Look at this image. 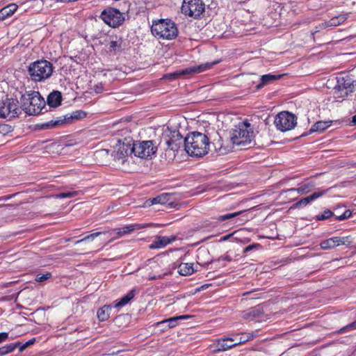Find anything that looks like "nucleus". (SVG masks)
Returning <instances> with one entry per match:
<instances>
[{"label": "nucleus", "instance_id": "obj_1", "mask_svg": "<svg viewBox=\"0 0 356 356\" xmlns=\"http://www.w3.org/2000/svg\"><path fill=\"white\" fill-rule=\"evenodd\" d=\"M184 141L185 150L191 156L202 157L208 153L209 139L204 134L193 132Z\"/></svg>", "mask_w": 356, "mask_h": 356}, {"label": "nucleus", "instance_id": "obj_2", "mask_svg": "<svg viewBox=\"0 0 356 356\" xmlns=\"http://www.w3.org/2000/svg\"><path fill=\"white\" fill-rule=\"evenodd\" d=\"M254 138V127L248 120L235 125L230 131V140L233 145L245 147L252 143Z\"/></svg>", "mask_w": 356, "mask_h": 356}, {"label": "nucleus", "instance_id": "obj_3", "mask_svg": "<svg viewBox=\"0 0 356 356\" xmlns=\"http://www.w3.org/2000/svg\"><path fill=\"white\" fill-rule=\"evenodd\" d=\"M21 102L22 109L29 115L40 113L45 105L44 99L37 91H32L22 95Z\"/></svg>", "mask_w": 356, "mask_h": 356}, {"label": "nucleus", "instance_id": "obj_4", "mask_svg": "<svg viewBox=\"0 0 356 356\" xmlns=\"http://www.w3.org/2000/svg\"><path fill=\"white\" fill-rule=\"evenodd\" d=\"M151 31L154 35L163 40L175 39L178 34L176 24L170 19H159L153 22Z\"/></svg>", "mask_w": 356, "mask_h": 356}, {"label": "nucleus", "instance_id": "obj_5", "mask_svg": "<svg viewBox=\"0 0 356 356\" xmlns=\"http://www.w3.org/2000/svg\"><path fill=\"white\" fill-rule=\"evenodd\" d=\"M52 64L46 60H37L29 67V74L34 81H43L49 79L53 73Z\"/></svg>", "mask_w": 356, "mask_h": 356}, {"label": "nucleus", "instance_id": "obj_6", "mask_svg": "<svg viewBox=\"0 0 356 356\" xmlns=\"http://www.w3.org/2000/svg\"><path fill=\"white\" fill-rule=\"evenodd\" d=\"M156 150L157 147L153 140L137 141L131 146V152L134 156L141 159L151 157Z\"/></svg>", "mask_w": 356, "mask_h": 356}, {"label": "nucleus", "instance_id": "obj_7", "mask_svg": "<svg viewBox=\"0 0 356 356\" xmlns=\"http://www.w3.org/2000/svg\"><path fill=\"white\" fill-rule=\"evenodd\" d=\"M274 124L276 128L281 131H287L293 129L297 124V118L288 111L279 113L275 118Z\"/></svg>", "mask_w": 356, "mask_h": 356}, {"label": "nucleus", "instance_id": "obj_8", "mask_svg": "<svg viewBox=\"0 0 356 356\" xmlns=\"http://www.w3.org/2000/svg\"><path fill=\"white\" fill-rule=\"evenodd\" d=\"M20 113L17 99L7 98L0 102V118L10 120L17 117Z\"/></svg>", "mask_w": 356, "mask_h": 356}, {"label": "nucleus", "instance_id": "obj_9", "mask_svg": "<svg viewBox=\"0 0 356 356\" xmlns=\"http://www.w3.org/2000/svg\"><path fill=\"white\" fill-rule=\"evenodd\" d=\"M205 6L202 0H184L181 13L186 16L197 18L204 11Z\"/></svg>", "mask_w": 356, "mask_h": 356}, {"label": "nucleus", "instance_id": "obj_10", "mask_svg": "<svg viewBox=\"0 0 356 356\" xmlns=\"http://www.w3.org/2000/svg\"><path fill=\"white\" fill-rule=\"evenodd\" d=\"M101 19L112 27L120 26L124 19L123 13L113 8H107L104 10L101 14Z\"/></svg>", "mask_w": 356, "mask_h": 356}, {"label": "nucleus", "instance_id": "obj_11", "mask_svg": "<svg viewBox=\"0 0 356 356\" xmlns=\"http://www.w3.org/2000/svg\"><path fill=\"white\" fill-rule=\"evenodd\" d=\"M86 114L81 110L74 111L72 113H69L63 117H58L55 120H51L49 122L43 124L44 128L51 129L58 127L61 124L70 123L74 120H79L84 118Z\"/></svg>", "mask_w": 356, "mask_h": 356}, {"label": "nucleus", "instance_id": "obj_12", "mask_svg": "<svg viewBox=\"0 0 356 356\" xmlns=\"http://www.w3.org/2000/svg\"><path fill=\"white\" fill-rule=\"evenodd\" d=\"M163 140L168 148L173 152L178 151L183 142L184 143L183 136L178 130H171L170 129H168L165 131Z\"/></svg>", "mask_w": 356, "mask_h": 356}, {"label": "nucleus", "instance_id": "obj_13", "mask_svg": "<svg viewBox=\"0 0 356 356\" xmlns=\"http://www.w3.org/2000/svg\"><path fill=\"white\" fill-rule=\"evenodd\" d=\"M211 65V64L206 63L197 66L187 67L184 70H177L172 73L167 74L164 76V78L168 79L170 80H174L179 78L180 76L200 73L210 68Z\"/></svg>", "mask_w": 356, "mask_h": 356}, {"label": "nucleus", "instance_id": "obj_14", "mask_svg": "<svg viewBox=\"0 0 356 356\" xmlns=\"http://www.w3.org/2000/svg\"><path fill=\"white\" fill-rule=\"evenodd\" d=\"M237 336L238 334H236L233 338L225 337L218 339L214 343L215 350L217 352H223L237 346V343L235 341H236Z\"/></svg>", "mask_w": 356, "mask_h": 356}, {"label": "nucleus", "instance_id": "obj_15", "mask_svg": "<svg viewBox=\"0 0 356 356\" xmlns=\"http://www.w3.org/2000/svg\"><path fill=\"white\" fill-rule=\"evenodd\" d=\"M146 227V225L131 224L125 225L120 228H117L110 232V235L117 234L118 237H121L125 234H129L135 230L141 229Z\"/></svg>", "mask_w": 356, "mask_h": 356}, {"label": "nucleus", "instance_id": "obj_16", "mask_svg": "<svg viewBox=\"0 0 356 356\" xmlns=\"http://www.w3.org/2000/svg\"><path fill=\"white\" fill-rule=\"evenodd\" d=\"M327 190H318L317 191L313 193L312 195L302 198L300 200L294 204L291 208H301L307 206L310 202L316 200V199L322 197L324 194L326 193Z\"/></svg>", "mask_w": 356, "mask_h": 356}, {"label": "nucleus", "instance_id": "obj_17", "mask_svg": "<svg viewBox=\"0 0 356 356\" xmlns=\"http://www.w3.org/2000/svg\"><path fill=\"white\" fill-rule=\"evenodd\" d=\"M348 18V13H342L338 16H335L330 19L329 21L325 22L319 24L321 29H325L327 27L337 26L345 22Z\"/></svg>", "mask_w": 356, "mask_h": 356}, {"label": "nucleus", "instance_id": "obj_18", "mask_svg": "<svg viewBox=\"0 0 356 356\" xmlns=\"http://www.w3.org/2000/svg\"><path fill=\"white\" fill-rule=\"evenodd\" d=\"M129 154H133L131 152V147L130 145L123 144L113 154V156L115 161H120L123 163L125 161V158Z\"/></svg>", "mask_w": 356, "mask_h": 356}, {"label": "nucleus", "instance_id": "obj_19", "mask_svg": "<svg viewBox=\"0 0 356 356\" xmlns=\"http://www.w3.org/2000/svg\"><path fill=\"white\" fill-rule=\"evenodd\" d=\"M337 85L350 93L355 90V81L350 76L339 78Z\"/></svg>", "mask_w": 356, "mask_h": 356}, {"label": "nucleus", "instance_id": "obj_20", "mask_svg": "<svg viewBox=\"0 0 356 356\" xmlns=\"http://www.w3.org/2000/svg\"><path fill=\"white\" fill-rule=\"evenodd\" d=\"M136 290L133 289L130 291H129L124 296H123L120 300L116 301L113 305L115 308H121L125 305H127L136 296Z\"/></svg>", "mask_w": 356, "mask_h": 356}, {"label": "nucleus", "instance_id": "obj_21", "mask_svg": "<svg viewBox=\"0 0 356 356\" xmlns=\"http://www.w3.org/2000/svg\"><path fill=\"white\" fill-rule=\"evenodd\" d=\"M197 267H194L192 263H181L178 266V273L183 276H188L197 271Z\"/></svg>", "mask_w": 356, "mask_h": 356}, {"label": "nucleus", "instance_id": "obj_22", "mask_svg": "<svg viewBox=\"0 0 356 356\" xmlns=\"http://www.w3.org/2000/svg\"><path fill=\"white\" fill-rule=\"evenodd\" d=\"M62 101V95L59 91H53L47 97V104L50 107L58 106Z\"/></svg>", "mask_w": 356, "mask_h": 356}, {"label": "nucleus", "instance_id": "obj_23", "mask_svg": "<svg viewBox=\"0 0 356 356\" xmlns=\"http://www.w3.org/2000/svg\"><path fill=\"white\" fill-rule=\"evenodd\" d=\"M123 40L121 38L115 37L109 42L108 50L111 53L116 54L123 49L122 47Z\"/></svg>", "mask_w": 356, "mask_h": 356}, {"label": "nucleus", "instance_id": "obj_24", "mask_svg": "<svg viewBox=\"0 0 356 356\" xmlns=\"http://www.w3.org/2000/svg\"><path fill=\"white\" fill-rule=\"evenodd\" d=\"M282 76L283 74H264L261 76V82L256 86V88L257 90L261 89L264 86L269 84L274 81L275 80L280 79Z\"/></svg>", "mask_w": 356, "mask_h": 356}, {"label": "nucleus", "instance_id": "obj_25", "mask_svg": "<svg viewBox=\"0 0 356 356\" xmlns=\"http://www.w3.org/2000/svg\"><path fill=\"white\" fill-rule=\"evenodd\" d=\"M190 317H191V316H189V315H182V316H175L172 318H170L163 320L161 322H159L157 323V325L168 324V327H170V328L174 327L177 325L178 321L188 319Z\"/></svg>", "mask_w": 356, "mask_h": 356}, {"label": "nucleus", "instance_id": "obj_26", "mask_svg": "<svg viewBox=\"0 0 356 356\" xmlns=\"http://www.w3.org/2000/svg\"><path fill=\"white\" fill-rule=\"evenodd\" d=\"M236 341L237 346L245 343V342L250 341L257 337L254 332H245L241 334H237Z\"/></svg>", "mask_w": 356, "mask_h": 356}, {"label": "nucleus", "instance_id": "obj_27", "mask_svg": "<svg viewBox=\"0 0 356 356\" xmlns=\"http://www.w3.org/2000/svg\"><path fill=\"white\" fill-rule=\"evenodd\" d=\"M112 308L111 305H104L99 308L97 311V317L99 321H105L108 319L110 316V311Z\"/></svg>", "mask_w": 356, "mask_h": 356}, {"label": "nucleus", "instance_id": "obj_28", "mask_svg": "<svg viewBox=\"0 0 356 356\" xmlns=\"http://www.w3.org/2000/svg\"><path fill=\"white\" fill-rule=\"evenodd\" d=\"M314 187V184L312 182L305 183L303 184H301L298 188H291L289 190V191H297L299 194L303 195L307 194L309 193Z\"/></svg>", "mask_w": 356, "mask_h": 356}, {"label": "nucleus", "instance_id": "obj_29", "mask_svg": "<svg viewBox=\"0 0 356 356\" xmlns=\"http://www.w3.org/2000/svg\"><path fill=\"white\" fill-rule=\"evenodd\" d=\"M175 240V237L169 238L168 236H159L157 240L154 242V244L152 245V247L155 248H163L170 244Z\"/></svg>", "mask_w": 356, "mask_h": 356}, {"label": "nucleus", "instance_id": "obj_30", "mask_svg": "<svg viewBox=\"0 0 356 356\" xmlns=\"http://www.w3.org/2000/svg\"><path fill=\"white\" fill-rule=\"evenodd\" d=\"M331 121H319L316 122L311 128L310 132H321L330 127Z\"/></svg>", "mask_w": 356, "mask_h": 356}, {"label": "nucleus", "instance_id": "obj_31", "mask_svg": "<svg viewBox=\"0 0 356 356\" xmlns=\"http://www.w3.org/2000/svg\"><path fill=\"white\" fill-rule=\"evenodd\" d=\"M337 241L336 236L324 240L320 243L321 248L323 250H330L337 247Z\"/></svg>", "mask_w": 356, "mask_h": 356}, {"label": "nucleus", "instance_id": "obj_32", "mask_svg": "<svg viewBox=\"0 0 356 356\" xmlns=\"http://www.w3.org/2000/svg\"><path fill=\"white\" fill-rule=\"evenodd\" d=\"M19 346V343H10L0 348V355H5L12 353L17 347Z\"/></svg>", "mask_w": 356, "mask_h": 356}, {"label": "nucleus", "instance_id": "obj_33", "mask_svg": "<svg viewBox=\"0 0 356 356\" xmlns=\"http://www.w3.org/2000/svg\"><path fill=\"white\" fill-rule=\"evenodd\" d=\"M17 9V6L15 3H10L1 10V13L3 16L9 17L14 14Z\"/></svg>", "mask_w": 356, "mask_h": 356}, {"label": "nucleus", "instance_id": "obj_34", "mask_svg": "<svg viewBox=\"0 0 356 356\" xmlns=\"http://www.w3.org/2000/svg\"><path fill=\"white\" fill-rule=\"evenodd\" d=\"M350 94H351V93L348 92L346 90H344L342 88L339 87L338 85H337V86L334 88L335 98L343 99L345 97H346Z\"/></svg>", "mask_w": 356, "mask_h": 356}, {"label": "nucleus", "instance_id": "obj_35", "mask_svg": "<svg viewBox=\"0 0 356 356\" xmlns=\"http://www.w3.org/2000/svg\"><path fill=\"white\" fill-rule=\"evenodd\" d=\"M80 193H81V191H67V192H63L58 193L55 195L56 198H71L75 196L79 195Z\"/></svg>", "mask_w": 356, "mask_h": 356}, {"label": "nucleus", "instance_id": "obj_36", "mask_svg": "<svg viewBox=\"0 0 356 356\" xmlns=\"http://www.w3.org/2000/svg\"><path fill=\"white\" fill-rule=\"evenodd\" d=\"M169 195L167 193H163L157 197L153 198L151 200V204H164L168 201Z\"/></svg>", "mask_w": 356, "mask_h": 356}, {"label": "nucleus", "instance_id": "obj_37", "mask_svg": "<svg viewBox=\"0 0 356 356\" xmlns=\"http://www.w3.org/2000/svg\"><path fill=\"white\" fill-rule=\"evenodd\" d=\"M336 237H337V242L338 246L341 245L348 246L352 243V239L350 236H341V237L336 236Z\"/></svg>", "mask_w": 356, "mask_h": 356}, {"label": "nucleus", "instance_id": "obj_38", "mask_svg": "<svg viewBox=\"0 0 356 356\" xmlns=\"http://www.w3.org/2000/svg\"><path fill=\"white\" fill-rule=\"evenodd\" d=\"M334 215V213L329 209L325 210L322 213L316 216V220H324L328 219Z\"/></svg>", "mask_w": 356, "mask_h": 356}, {"label": "nucleus", "instance_id": "obj_39", "mask_svg": "<svg viewBox=\"0 0 356 356\" xmlns=\"http://www.w3.org/2000/svg\"><path fill=\"white\" fill-rule=\"evenodd\" d=\"M241 213H242V211H238V212H235V213H227V214H225V215H221V216L218 217L217 220H219V221H225V220H227L232 219V218L238 216Z\"/></svg>", "mask_w": 356, "mask_h": 356}, {"label": "nucleus", "instance_id": "obj_40", "mask_svg": "<svg viewBox=\"0 0 356 356\" xmlns=\"http://www.w3.org/2000/svg\"><path fill=\"white\" fill-rule=\"evenodd\" d=\"M102 234H104V232H98L91 234L84 237L83 238L76 241L75 244H78V243H80L81 242L86 241L88 240L93 241L96 237L99 236Z\"/></svg>", "mask_w": 356, "mask_h": 356}, {"label": "nucleus", "instance_id": "obj_41", "mask_svg": "<svg viewBox=\"0 0 356 356\" xmlns=\"http://www.w3.org/2000/svg\"><path fill=\"white\" fill-rule=\"evenodd\" d=\"M13 131V127L6 124H0V134L6 135Z\"/></svg>", "mask_w": 356, "mask_h": 356}, {"label": "nucleus", "instance_id": "obj_42", "mask_svg": "<svg viewBox=\"0 0 356 356\" xmlns=\"http://www.w3.org/2000/svg\"><path fill=\"white\" fill-rule=\"evenodd\" d=\"M353 330H356V321L341 328L339 333H344Z\"/></svg>", "mask_w": 356, "mask_h": 356}, {"label": "nucleus", "instance_id": "obj_43", "mask_svg": "<svg viewBox=\"0 0 356 356\" xmlns=\"http://www.w3.org/2000/svg\"><path fill=\"white\" fill-rule=\"evenodd\" d=\"M51 277V273H47L43 275L38 274L35 276V280L38 282H42L45 280H47Z\"/></svg>", "mask_w": 356, "mask_h": 356}, {"label": "nucleus", "instance_id": "obj_44", "mask_svg": "<svg viewBox=\"0 0 356 356\" xmlns=\"http://www.w3.org/2000/svg\"><path fill=\"white\" fill-rule=\"evenodd\" d=\"M352 212L350 210H346L342 215L337 216L336 219L338 220H343L350 218Z\"/></svg>", "mask_w": 356, "mask_h": 356}, {"label": "nucleus", "instance_id": "obj_45", "mask_svg": "<svg viewBox=\"0 0 356 356\" xmlns=\"http://www.w3.org/2000/svg\"><path fill=\"white\" fill-rule=\"evenodd\" d=\"M8 338V333L1 332L0 333V343L5 341Z\"/></svg>", "mask_w": 356, "mask_h": 356}, {"label": "nucleus", "instance_id": "obj_46", "mask_svg": "<svg viewBox=\"0 0 356 356\" xmlns=\"http://www.w3.org/2000/svg\"><path fill=\"white\" fill-rule=\"evenodd\" d=\"M259 313V309L257 308H252L248 313L249 315L252 316H257Z\"/></svg>", "mask_w": 356, "mask_h": 356}, {"label": "nucleus", "instance_id": "obj_47", "mask_svg": "<svg viewBox=\"0 0 356 356\" xmlns=\"http://www.w3.org/2000/svg\"><path fill=\"white\" fill-rule=\"evenodd\" d=\"M103 90V88H102V85L100 84V85H97L95 88V91L97 92V93H99V92H102Z\"/></svg>", "mask_w": 356, "mask_h": 356}, {"label": "nucleus", "instance_id": "obj_48", "mask_svg": "<svg viewBox=\"0 0 356 356\" xmlns=\"http://www.w3.org/2000/svg\"><path fill=\"white\" fill-rule=\"evenodd\" d=\"M165 274H163V275H158L157 276H154L152 277H150L149 279L150 280H156V279H161V278H163L164 277V275Z\"/></svg>", "mask_w": 356, "mask_h": 356}, {"label": "nucleus", "instance_id": "obj_49", "mask_svg": "<svg viewBox=\"0 0 356 356\" xmlns=\"http://www.w3.org/2000/svg\"><path fill=\"white\" fill-rule=\"evenodd\" d=\"M35 341V339H31L28 341H26L24 344L26 346V347H29L30 345L33 344Z\"/></svg>", "mask_w": 356, "mask_h": 356}, {"label": "nucleus", "instance_id": "obj_50", "mask_svg": "<svg viewBox=\"0 0 356 356\" xmlns=\"http://www.w3.org/2000/svg\"><path fill=\"white\" fill-rule=\"evenodd\" d=\"M18 346L19 347V352L24 351L27 348L24 343L22 346L19 345Z\"/></svg>", "mask_w": 356, "mask_h": 356}, {"label": "nucleus", "instance_id": "obj_51", "mask_svg": "<svg viewBox=\"0 0 356 356\" xmlns=\"http://www.w3.org/2000/svg\"><path fill=\"white\" fill-rule=\"evenodd\" d=\"M18 346L19 347V352L24 351L27 348L24 343L22 346L19 345Z\"/></svg>", "mask_w": 356, "mask_h": 356}, {"label": "nucleus", "instance_id": "obj_52", "mask_svg": "<svg viewBox=\"0 0 356 356\" xmlns=\"http://www.w3.org/2000/svg\"><path fill=\"white\" fill-rule=\"evenodd\" d=\"M252 249V245H249L248 247L245 248V251L247 252V251H250Z\"/></svg>", "mask_w": 356, "mask_h": 356}, {"label": "nucleus", "instance_id": "obj_53", "mask_svg": "<svg viewBox=\"0 0 356 356\" xmlns=\"http://www.w3.org/2000/svg\"><path fill=\"white\" fill-rule=\"evenodd\" d=\"M352 122L356 124V114L353 117Z\"/></svg>", "mask_w": 356, "mask_h": 356}, {"label": "nucleus", "instance_id": "obj_54", "mask_svg": "<svg viewBox=\"0 0 356 356\" xmlns=\"http://www.w3.org/2000/svg\"><path fill=\"white\" fill-rule=\"evenodd\" d=\"M229 236H230V235H227V236H224V237L222 238V240H223V241H225V240L228 239V238H229Z\"/></svg>", "mask_w": 356, "mask_h": 356}, {"label": "nucleus", "instance_id": "obj_55", "mask_svg": "<svg viewBox=\"0 0 356 356\" xmlns=\"http://www.w3.org/2000/svg\"><path fill=\"white\" fill-rule=\"evenodd\" d=\"M225 259L226 260L229 261H231V259H230V258H229V257H225Z\"/></svg>", "mask_w": 356, "mask_h": 356}]
</instances>
